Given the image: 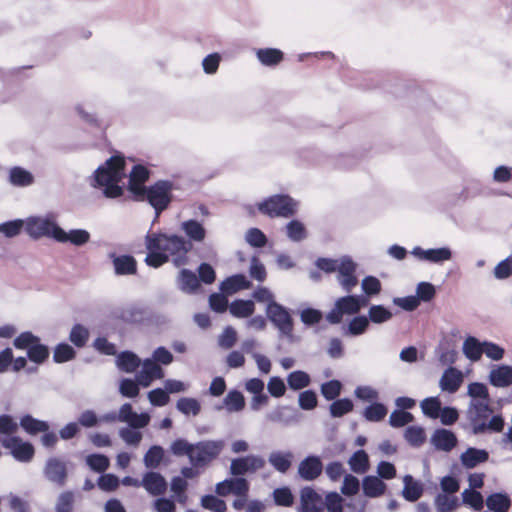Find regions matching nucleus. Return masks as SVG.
Masks as SVG:
<instances>
[{
    "instance_id": "obj_1",
    "label": "nucleus",
    "mask_w": 512,
    "mask_h": 512,
    "mask_svg": "<svg viewBox=\"0 0 512 512\" xmlns=\"http://www.w3.org/2000/svg\"><path fill=\"white\" fill-rule=\"evenodd\" d=\"M148 254L145 262L148 266L158 268L170 259L176 267L187 263V254L192 244L184 237L176 234L148 233L145 237Z\"/></svg>"
},
{
    "instance_id": "obj_2",
    "label": "nucleus",
    "mask_w": 512,
    "mask_h": 512,
    "mask_svg": "<svg viewBox=\"0 0 512 512\" xmlns=\"http://www.w3.org/2000/svg\"><path fill=\"white\" fill-rule=\"evenodd\" d=\"M125 159L114 155L100 165L89 178L90 186L99 190L108 199H116L124 194Z\"/></svg>"
},
{
    "instance_id": "obj_3",
    "label": "nucleus",
    "mask_w": 512,
    "mask_h": 512,
    "mask_svg": "<svg viewBox=\"0 0 512 512\" xmlns=\"http://www.w3.org/2000/svg\"><path fill=\"white\" fill-rule=\"evenodd\" d=\"M493 414V408L487 401H470L466 417L472 428L474 435H480L487 432L500 433L503 431L505 421L502 415Z\"/></svg>"
},
{
    "instance_id": "obj_4",
    "label": "nucleus",
    "mask_w": 512,
    "mask_h": 512,
    "mask_svg": "<svg viewBox=\"0 0 512 512\" xmlns=\"http://www.w3.org/2000/svg\"><path fill=\"white\" fill-rule=\"evenodd\" d=\"M59 230L60 226L55 213L29 216L25 219V232L34 240L46 237L56 241Z\"/></svg>"
},
{
    "instance_id": "obj_5",
    "label": "nucleus",
    "mask_w": 512,
    "mask_h": 512,
    "mask_svg": "<svg viewBox=\"0 0 512 512\" xmlns=\"http://www.w3.org/2000/svg\"><path fill=\"white\" fill-rule=\"evenodd\" d=\"M174 185L167 180H159L143 191V195H139L137 201H147L155 210L158 217L165 209L168 208L172 201V191Z\"/></svg>"
},
{
    "instance_id": "obj_6",
    "label": "nucleus",
    "mask_w": 512,
    "mask_h": 512,
    "mask_svg": "<svg viewBox=\"0 0 512 512\" xmlns=\"http://www.w3.org/2000/svg\"><path fill=\"white\" fill-rule=\"evenodd\" d=\"M17 349L27 350V355L32 362L43 363L49 356L48 347L40 343V339L31 332H23L14 339Z\"/></svg>"
},
{
    "instance_id": "obj_7",
    "label": "nucleus",
    "mask_w": 512,
    "mask_h": 512,
    "mask_svg": "<svg viewBox=\"0 0 512 512\" xmlns=\"http://www.w3.org/2000/svg\"><path fill=\"white\" fill-rule=\"evenodd\" d=\"M104 422H122L127 423L131 428H145L150 422L148 413H136L133 411L130 403H124L118 413L109 412L100 418Z\"/></svg>"
},
{
    "instance_id": "obj_8",
    "label": "nucleus",
    "mask_w": 512,
    "mask_h": 512,
    "mask_svg": "<svg viewBox=\"0 0 512 512\" xmlns=\"http://www.w3.org/2000/svg\"><path fill=\"white\" fill-rule=\"evenodd\" d=\"M223 447L222 440H207L193 444L190 463L194 467L205 466L220 454Z\"/></svg>"
},
{
    "instance_id": "obj_9",
    "label": "nucleus",
    "mask_w": 512,
    "mask_h": 512,
    "mask_svg": "<svg viewBox=\"0 0 512 512\" xmlns=\"http://www.w3.org/2000/svg\"><path fill=\"white\" fill-rule=\"evenodd\" d=\"M1 444L19 462L28 463L34 457V446L29 442L23 441L18 436L4 437L1 440Z\"/></svg>"
},
{
    "instance_id": "obj_10",
    "label": "nucleus",
    "mask_w": 512,
    "mask_h": 512,
    "mask_svg": "<svg viewBox=\"0 0 512 512\" xmlns=\"http://www.w3.org/2000/svg\"><path fill=\"white\" fill-rule=\"evenodd\" d=\"M357 264L348 255L340 257V264L337 268V281L342 289L350 293L358 284L356 276Z\"/></svg>"
},
{
    "instance_id": "obj_11",
    "label": "nucleus",
    "mask_w": 512,
    "mask_h": 512,
    "mask_svg": "<svg viewBox=\"0 0 512 512\" xmlns=\"http://www.w3.org/2000/svg\"><path fill=\"white\" fill-rule=\"evenodd\" d=\"M359 312V305L356 295H347L338 298L335 301L333 309L326 315V319L330 324H339L343 315H354Z\"/></svg>"
},
{
    "instance_id": "obj_12",
    "label": "nucleus",
    "mask_w": 512,
    "mask_h": 512,
    "mask_svg": "<svg viewBox=\"0 0 512 512\" xmlns=\"http://www.w3.org/2000/svg\"><path fill=\"white\" fill-rule=\"evenodd\" d=\"M43 475L48 482L62 487L68 478L67 463L58 457H50L43 467Z\"/></svg>"
},
{
    "instance_id": "obj_13",
    "label": "nucleus",
    "mask_w": 512,
    "mask_h": 512,
    "mask_svg": "<svg viewBox=\"0 0 512 512\" xmlns=\"http://www.w3.org/2000/svg\"><path fill=\"white\" fill-rule=\"evenodd\" d=\"M257 209L263 215L269 217H287L288 216V196L273 195L259 202Z\"/></svg>"
},
{
    "instance_id": "obj_14",
    "label": "nucleus",
    "mask_w": 512,
    "mask_h": 512,
    "mask_svg": "<svg viewBox=\"0 0 512 512\" xmlns=\"http://www.w3.org/2000/svg\"><path fill=\"white\" fill-rule=\"evenodd\" d=\"M420 261L431 264H443L452 259L453 253L449 247L423 249L420 246L414 247L410 252Z\"/></svg>"
},
{
    "instance_id": "obj_15",
    "label": "nucleus",
    "mask_w": 512,
    "mask_h": 512,
    "mask_svg": "<svg viewBox=\"0 0 512 512\" xmlns=\"http://www.w3.org/2000/svg\"><path fill=\"white\" fill-rule=\"evenodd\" d=\"M264 465V458L256 455H249L233 459L230 465V472L234 476H241L246 473H254L263 468Z\"/></svg>"
},
{
    "instance_id": "obj_16",
    "label": "nucleus",
    "mask_w": 512,
    "mask_h": 512,
    "mask_svg": "<svg viewBox=\"0 0 512 512\" xmlns=\"http://www.w3.org/2000/svg\"><path fill=\"white\" fill-rule=\"evenodd\" d=\"M249 490L248 481L245 478H230L219 482L215 487V492L221 497L234 494L238 497H246Z\"/></svg>"
},
{
    "instance_id": "obj_17",
    "label": "nucleus",
    "mask_w": 512,
    "mask_h": 512,
    "mask_svg": "<svg viewBox=\"0 0 512 512\" xmlns=\"http://www.w3.org/2000/svg\"><path fill=\"white\" fill-rule=\"evenodd\" d=\"M150 171L143 165H135L129 173L128 190L136 200L146 190L145 182L149 179Z\"/></svg>"
},
{
    "instance_id": "obj_18",
    "label": "nucleus",
    "mask_w": 512,
    "mask_h": 512,
    "mask_svg": "<svg viewBox=\"0 0 512 512\" xmlns=\"http://www.w3.org/2000/svg\"><path fill=\"white\" fill-rule=\"evenodd\" d=\"M142 364V369L137 373V382L142 387H148L153 380L162 379L164 377V370L160 365L155 363L152 359L147 358Z\"/></svg>"
},
{
    "instance_id": "obj_19",
    "label": "nucleus",
    "mask_w": 512,
    "mask_h": 512,
    "mask_svg": "<svg viewBox=\"0 0 512 512\" xmlns=\"http://www.w3.org/2000/svg\"><path fill=\"white\" fill-rule=\"evenodd\" d=\"M323 471V464L318 456H308L298 466L299 476L306 481H313Z\"/></svg>"
},
{
    "instance_id": "obj_20",
    "label": "nucleus",
    "mask_w": 512,
    "mask_h": 512,
    "mask_svg": "<svg viewBox=\"0 0 512 512\" xmlns=\"http://www.w3.org/2000/svg\"><path fill=\"white\" fill-rule=\"evenodd\" d=\"M430 441L435 449L444 452H450L458 443L456 435L452 431L444 428L436 429Z\"/></svg>"
},
{
    "instance_id": "obj_21",
    "label": "nucleus",
    "mask_w": 512,
    "mask_h": 512,
    "mask_svg": "<svg viewBox=\"0 0 512 512\" xmlns=\"http://www.w3.org/2000/svg\"><path fill=\"white\" fill-rule=\"evenodd\" d=\"M8 183L16 188L30 187L35 183L33 173L21 166L9 168L7 175Z\"/></svg>"
},
{
    "instance_id": "obj_22",
    "label": "nucleus",
    "mask_w": 512,
    "mask_h": 512,
    "mask_svg": "<svg viewBox=\"0 0 512 512\" xmlns=\"http://www.w3.org/2000/svg\"><path fill=\"white\" fill-rule=\"evenodd\" d=\"M266 314L281 334H288V311L283 306L270 302L267 305Z\"/></svg>"
},
{
    "instance_id": "obj_23",
    "label": "nucleus",
    "mask_w": 512,
    "mask_h": 512,
    "mask_svg": "<svg viewBox=\"0 0 512 512\" xmlns=\"http://www.w3.org/2000/svg\"><path fill=\"white\" fill-rule=\"evenodd\" d=\"M141 485L149 494L154 496L162 495L167 490V481L165 478L160 473L154 471H149L144 474Z\"/></svg>"
},
{
    "instance_id": "obj_24",
    "label": "nucleus",
    "mask_w": 512,
    "mask_h": 512,
    "mask_svg": "<svg viewBox=\"0 0 512 512\" xmlns=\"http://www.w3.org/2000/svg\"><path fill=\"white\" fill-rule=\"evenodd\" d=\"M324 508V500L314 489L306 487L301 491L302 512H321Z\"/></svg>"
},
{
    "instance_id": "obj_25",
    "label": "nucleus",
    "mask_w": 512,
    "mask_h": 512,
    "mask_svg": "<svg viewBox=\"0 0 512 512\" xmlns=\"http://www.w3.org/2000/svg\"><path fill=\"white\" fill-rule=\"evenodd\" d=\"M180 229L188 238V242L201 243L205 240L207 231L202 223L195 219L183 221L180 224Z\"/></svg>"
},
{
    "instance_id": "obj_26",
    "label": "nucleus",
    "mask_w": 512,
    "mask_h": 512,
    "mask_svg": "<svg viewBox=\"0 0 512 512\" xmlns=\"http://www.w3.org/2000/svg\"><path fill=\"white\" fill-rule=\"evenodd\" d=\"M90 240V233L85 229H71L66 232L60 227L56 241L59 243H71L75 246H82Z\"/></svg>"
},
{
    "instance_id": "obj_27",
    "label": "nucleus",
    "mask_w": 512,
    "mask_h": 512,
    "mask_svg": "<svg viewBox=\"0 0 512 512\" xmlns=\"http://www.w3.org/2000/svg\"><path fill=\"white\" fill-rule=\"evenodd\" d=\"M177 287L186 294H195L200 289L199 278L188 269H182L176 278Z\"/></svg>"
},
{
    "instance_id": "obj_28",
    "label": "nucleus",
    "mask_w": 512,
    "mask_h": 512,
    "mask_svg": "<svg viewBox=\"0 0 512 512\" xmlns=\"http://www.w3.org/2000/svg\"><path fill=\"white\" fill-rule=\"evenodd\" d=\"M114 271L116 275H134L137 271V262L131 255H116L111 253Z\"/></svg>"
},
{
    "instance_id": "obj_29",
    "label": "nucleus",
    "mask_w": 512,
    "mask_h": 512,
    "mask_svg": "<svg viewBox=\"0 0 512 512\" xmlns=\"http://www.w3.org/2000/svg\"><path fill=\"white\" fill-rule=\"evenodd\" d=\"M462 381V372L454 367H449L444 371L439 385L443 391L455 393L461 386Z\"/></svg>"
},
{
    "instance_id": "obj_30",
    "label": "nucleus",
    "mask_w": 512,
    "mask_h": 512,
    "mask_svg": "<svg viewBox=\"0 0 512 512\" xmlns=\"http://www.w3.org/2000/svg\"><path fill=\"white\" fill-rule=\"evenodd\" d=\"M424 492V485L421 481L415 480L411 475L403 477V490L402 496L409 502H416L419 500Z\"/></svg>"
},
{
    "instance_id": "obj_31",
    "label": "nucleus",
    "mask_w": 512,
    "mask_h": 512,
    "mask_svg": "<svg viewBox=\"0 0 512 512\" xmlns=\"http://www.w3.org/2000/svg\"><path fill=\"white\" fill-rule=\"evenodd\" d=\"M491 385L499 388H505L512 385V367L500 365L491 369L489 374Z\"/></svg>"
},
{
    "instance_id": "obj_32",
    "label": "nucleus",
    "mask_w": 512,
    "mask_h": 512,
    "mask_svg": "<svg viewBox=\"0 0 512 512\" xmlns=\"http://www.w3.org/2000/svg\"><path fill=\"white\" fill-rule=\"evenodd\" d=\"M255 56L261 65L265 67H275L284 60L285 54L276 48L255 49Z\"/></svg>"
},
{
    "instance_id": "obj_33",
    "label": "nucleus",
    "mask_w": 512,
    "mask_h": 512,
    "mask_svg": "<svg viewBox=\"0 0 512 512\" xmlns=\"http://www.w3.org/2000/svg\"><path fill=\"white\" fill-rule=\"evenodd\" d=\"M489 459V453L484 449H477L470 447L460 456L461 464L467 468L472 469L481 463H485Z\"/></svg>"
},
{
    "instance_id": "obj_34",
    "label": "nucleus",
    "mask_w": 512,
    "mask_h": 512,
    "mask_svg": "<svg viewBox=\"0 0 512 512\" xmlns=\"http://www.w3.org/2000/svg\"><path fill=\"white\" fill-rule=\"evenodd\" d=\"M363 493L366 497L377 498L382 496L387 485L377 476H366L362 481Z\"/></svg>"
},
{
    "instance_id": "obj_35",
    "label": "nucleus",
    "mask_w": 512,
    "mask_h": 512,
    "mask_svg": "<svg viewBox=\"0 0 512 512\" xmlns=\"http://www.w3.org/2000/svg\"><path fill=\"white\" fill-rule=\"evenodd\" d=\"M251 283L243 274H236L228 277L220 284V290L228 295H232L242 289L250 288Z\"/></svg>"
},
{
    "instance_id": "obj_36",
    "label": "nucleus",
    "mask_w": 512,
    "mask_h": 512,
    "mask_svg": "<svg viewBox=\"0 0 512 512\" xmlns=\"http://www.w3.org/2000/svg\"><path fill=\"white\" fill-rule=\"evenodd\" d=\"M116 365L123 372L133 373L141 365V359L131 351H124L117 356Z\"/></svg>"
},
{
    "instance_id": "obj_37",
    "label": "nucleus",
    "mask_w": 512,
    "mask_h": 512,
    "mask_svg": "<svg viewBox=\"0 0 512 512\" xmlns=\"http://www.w3.org/2000/svg\"><path fill=\"white\" fill-rule=\"evenodd\" d=\"M19 424L22 429L29 435H36L38 433L47 432L50 428L46 421L36 419L29 414L22 416L20 418Z\"/></svg>"
},
{
    "instance_id": "obj_38",
    "label": "nucleus",
    "mask_w": 512,
    "mask_h": 512,
    "mask_svg": "<svg viewBox=\"0 0 512 512\" xmlns=\"http://www.w3.org/2000/svg\"><path fill=\"white\" fill-rule=\"evenodd\" d=\"M486 506L492 512H508L511 499L505 493H493L486 498Z\"/></svg>"
},
{
    "instance_id": "obj_39",
    "label": "nucleus",
    "mask_w": 512,
    "mask_h": 512,
    "mask_svg": "<svg viewBox=\"0 0 512 512\" xmlns=\"http://www.w3.org/2000/svg\"><path fill=\"white\" fill-rule=\"evenodd\" d=\"M463 353L469 360L476 362L480 360L483 354V342H480L477 338L469 336L464 340Z\"/></svg>"
},
{
    "instance_id": "obj_40",
    "label": "nucleus",
    "mask_w": 512,
    "mask_h": 512,
    "mask_svg": "<svg viewBox=\"0 0 512 512\" xmlns=\"http://www.w3.org/2000/svg\"><path fill=\"white\" fill-rule=\"evenodd\" d=\"M230 313L237 318H247L255 311V305L252 300L237 299L229 305Z\"/></svg>"
},
{
    "instance_id": "obj_41",
    "label": "nucleus",
    "mask_w": 512,
    "mask_h": 512,
    "mask_svg": "<svg viewBox=\"0 0 512 512\" xmlns=\"http://www.w3.org/2000/svg\"><path fill=\"white\" fill-rule=\"evenodd\" d=\"M165 456L164 449L159 445H153L149 448L143 458L146 468L156 469L159 467Z\"/></svg>"
},
{
    "instance_id": "obj_42",
    "label": "nucleus",
    "mask_w": 512,
    "mask_h": 512,
    "mask_svg": "<svg viewBox=\"0 0 512 512\" xmlns=\"http://www.w3.org/2000/svg\"><path fill=\"white\" fill-rule=\"evenodd\" d=\"M348 464L353 472L363 474L369 469L368 454L364 450H358L350 457Z\"/></svg>"
},
{
    "instance_id": "obj_43",
    "label": "nucleus",
    "mask_w": 512,
    "mask_h": 512,
    "mask_svg": "<svg viewBox=\"0 0 512 512\" xmlns=\"http://www.w3.org/2000/svg\"><path fill=\"white\" fill-rule=\"evenodd\" d=\"M369 325V319L366 316H356L349 321L345 334L350 336L362 335L367 331Z\"/></svg>"
},
{
    "instance_id": "obj_44",
    "label": "nucleus",
    "mask_w": 512,
    "mask_h": 512,
    "mask_svg": "<svg viewBox=\"0 0 512 512\" xmlns=\"http://www.w3.org/2000/svg\"><path fill=\"white\" fill-rule=\"evenodd\" d=\"M140 428L122 427L118 431L119 437L125 442L126 445L131 447H138L143 434L139 431Z\"/></svg>"
},
{
    "instance_id": "obj_45",
    "label": "nucleus",
    "mask_w": 512,
    "mask_h": 512,
    "mask_svg": "<svg viewBox=\"0 0 512 512\" xmlns=\"http://www.w3.org/2000/svg\"><path fill=\"white\" fill-rule=\"evenodd\" d=\"M434 504L437 512H452L459 505L457 497L449 496L445 493L437 494L434 499Z\"/></svg>"
},
{
    "instance_id": "obj_46",
    "label": "nucleus",
    "mask_w": 512,
    "mask_h": 512,
    "mask_svg": "<svg viewBox=\"0 0 512 512\" xmlns=\"http://www.w3.org/2000/svg\"><path fill=\"white\" fill-rule=\"evenodd\" d=\"M387 412L384 404L375 402L364 409L363 417L369 422H380L386 417Z\"/></svg>"
},
{
    "instance_id": "obj_47",
    "label": "nucleus",
    "mask_w": 512,
    "mask_h": 512,
    "mask_svg": "<svg viewBox=\"0 0 512 512\" xmlns=\"http://www.w3.org/2000/svg\"><path fill=\"white\" fill-rule=\"evenodd\" d=\"M405 440L413 447H420L426 441V434L420 426H409L404 432Z\"/></svg>"
},
{
    "instance_id": "obj_48",
    "label": "nucleus",
    "mask_w": 512,
    "mask_h": 512,
    "mask_svg": "<svg viewBox=\"0 0 512 512\" xmlns=\"http://www.w3.org/2000/svg\"><path fill=\"white\" fill-rule=\"evenodd\" d=\"M25 230V220L15 219L0 223V234L6 238H14L18 236L22 230Z\"/></svg>"
},
{
    "instance_id": "obj_49",
    "label": "nucleus",
    "mask_w": 512,
    "mask_h": 512,
    "mask_svg": "<svg viewBox=\"0 0 512 512\" xmlns=\"http://www.w3.org/2000/svg\"><path fill=\"white\" fill-rule=\"evenodd\" d=\"M393 314L383 305H372L368 310V319L369 322L375 324H382L389 321L392 318Z\"/></svg>"
},
{
    "instance_id": "obj_50",
    "label": "nucleus",
    "mask_w": 512,
    "mask_h": 512,
    "mask_svg": "<svg viewBox=\"0 0 512 512\" xmlns=\"http://www.w3.org/2000/svg\"><path fill=\"white\" fill-rule=\"evenodd\" d=\"M224 405L228 412H239L245 406V400L241 392L230 391L224 398Z\"/></svg>"
},
{
    "instance_id": "obj_51",
    "label": "nucleus",
    "mask_w": 512,
    "mask_h": 512,
    "mask_svg": "<svg viewBox=\"0 0 512 512\" xmlns=\"http://www.w3.org/2000/svg\"><path fill=\"white\" fill-rule=\"evenodd\" d=\"M176 408L178 409V411L187 416H196L200 413L201 410L199 401L195 398L189 397L180 398L176 403Z\"/></svg>"
},
{
    "instance_id": "obj_52",
    "label": "nucleus",
    "mask_w": 512,
    "mask_h": 512,
    "mask_svg": "<svg viewBox=\"0 0 512 512\" xmlns=\"http://www.w3.org/2000/svg\"><path fill=\"white\" fill-rule=\"evenodd\" d=\"M309 237L306 225L297 219H290V241L303 242Z\"/></svg>"
},
{
    "instance_id": "obj_53",
    "label": "nucleus",
    "mask_w": 512,
    "mask_h": 512,
    "mask_svg": "<svg viewBox=\"0 0 512 512\" xmlns=\"http://www.w3.org/2000/svg\"><path fill=\"white\" fill-rule=\"evenodd\" d=\"M467 394L472 398L471 401H487V403H490L488 388L483 383H470L468 385Z\"/></svg>"
},
{
    "instance_id": "obj_54",
    "label": "nucleus",
    "mask_w": 512,
    "mask_h": 512,
    "mask_svg": "<svg viewBox=\"0 0 512 512\" xmlns=\"http://www.w3.org/2000/svg\"><path fill=\"white\" fill-rule=\"evenodd\" d=\"M353 402L348 398L335 400L329 407L330 414L334 418L342 417L353 410Z\"/></svg>"
},
{
    "instance_id": "obj_55",
    "label": "nucleus",
    "mask_w": 512,
    "mask_h": 512,
    "mask_svg": "<svg viewBox=\"0 0 512 512\" xmlns=\"http://www.w3.org/2000/svg\"><path fill=\"white\" fill-rule=\"evenodd\" d=\"M463 503L471 506L475 510H481L484 505V499L480 492L473 489H465L462 492Z\"/></svg>"
},
{
    "instance_id": "obj_56",
    "label": "nucleus",
    "mask_w": 512,
    "mask_h": 512,
    "mask_svg": "<svg viewBox=\"0 0 512 512\" xmlns=\"http://www.w3.org/2000/svg\"><path fill=\"white\" fill-rule=\"evenodd\" d=\"M421 409L426 416L436 419L442 409L441 402L437 397L425 398L421 402Z\"/></svg>"
},
{
    "instance_id": "obj_57",
    "label": "nucleus",
    "mask_w": 512,
    "mask_h": 512,
    "mask_svg": "<svg viewBox=\"0 0 512 512\" xmlns=\"http://www.w3.org/2000/svg\"><path fill=\"white\" fill-rule=\"evenodd\" d=\"M74 505V493L64 491L59 494L55 503L56 512H72Z\"/></svg>"
},
{
    "instance_id": "obj_58",
    "label": "nucleus",
    "mask_w": 512,
    "mask_h": 512,
    "mask_svg": "<svg viewBox=\"0 0 512 512\" xmlns=\"http://www.w3.org/2000/svg\"><path fill=\"white\" fill-rule=\"evenodd\" d=\"M311 378L309 374L304 371H293L290 372V389L300 390L310 385Z\"/></svg>"
},
{
    "instance_id": "obj_59",
    "label": "nucleus",
    "mask_w": 512,
    "mask_h": 512,
    "mask_svg": "<svg viewBox=\"0 0 512 512\" xmlns=\"http://www.w3.org/2000/svg\"><path fill=\"white\" fill-rule=\"evenodd\" d=\"M321 394L326 400L336 399L342 390V384L338 380H330L321 385Z\"/></svg>"
},
{
    "instance_id": "obj_60",
    "label": "nucleus",
    "mask_w": 512,
    "mask_h": 512,
    "mask_svg": "<svg viewBox=\"0 0 512 512\" xmlns=\"http://www.w3.org/2000/svg\"><path fill=\"white\" fill-rule=\"evenodd\" d=\"M414 420V416L407 411L394 410L389 417V424L392 427H403Z\"/></svg>"
},
{
    "instance_id": "obj_61",
    "label": "nucleus",
    "mask_w": 512,
    "mask_h": 512,
    "mask_svg": "<svg viewBox=\"0 0 512 512\" xmlns=\"http://www.w3.org/2000/svg\"><path fill=\"white\" fill-rule=\"evenodd\" d=\"M201 506L213 512H225L227 509L225 501L214 495H205L201 499Z\"/></svg>"
},
{
    "instance_id": "obj_62",
    "label": "nucleus",
    "mask_w": 512,
    "mask_h": 512,
    "mask_svg": "<svg viewBox=\"0 0 512 512\" xmlns=\"http://www.w3.org/2000/svg\"><path fill=\"white\" fill-rule=\"evenodd\" d=\"M87 465L96 472H104L110 464L108 457L102 454H91L86 458Z\"/></svg>"
},
{
    "instance_id": "obj_63",
    "label": "nucleus",
    "mask_w": 512,
    "mask_h": 512,
    "mask_svg": "<svg viewBox=\"0 0 512 512\" xmlns=\"http://www.w3.org/2000/svg\"><path fill=\"white\" fill-rule=\"evenodd\" d=\"M139 385L140 384L137 382V379L132 380L129 378H124L120 382L119 392L124 397L134 398L138 396L140 392Z\"/></svg>"
},
{
    "instance_id": "obj_64",
    "label": "nucleus",
    "mask_w": 512,
    "mask_h": 512,
    "mask_svg": "<svg viewBox=\"0 0 512 512\" xmlns=\"http://www.w3.org/2000/svg\"><path fill=\"white\" fill-rule=\"evenodd\" d=\"M75 356V350L66 343H61L56 346L54 350V361L56 363H63L73 359Z\"/></svg>"
}]
</instances>
